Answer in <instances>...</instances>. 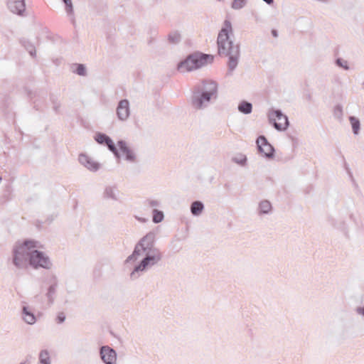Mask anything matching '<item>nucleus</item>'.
<instances>
[{"label":"nucleus","instance_id":"c756f323","mask_svg":"<svg viewBox=\"0 0 364 364\" xmlns=\"http://www.w3.org/2000/svg\"><path fill=\"white\" fill-rule=\"evenodd\" d=\"M63 1L67 6V9H66L67 11L70 14L72 13L73 12V5H72L71 0H63Z\"/></svg>","mask_w":364,"mask_h":364},{"label":"nucleus","instance_id":"6e6552de","mask_svg":"<svg viewBox=\"0 0 364 364\" xmlns=\"http://www.w3.org/2000/svg\"><path fill=\"white\" fill-rule=\"evenodd\" d=\"M43 282L48 285L45 296L47 299L48 304L51 306L55 301L58 287V279L55 274L53 272L47 273L45 274Z\"/></svg>","mask_w":364,"mask_h":364},{"label":"nucleus","instance_id":"f8f14e48","mask_svg":"<svg viewBox=\"0 0 364 364\" xmlns=\"http://www.w3.org/2000/svg\"><path fill=\"white\" fill-rule=\"evenodd\" d=\"M117 114L119 119L125 120L129 116V102L127 100H122L119 102L117 108Z\"/></svg>","mask_w":364,"mask_h":364},{"label":"nucleus","instance_id":"9b49d317","mask_svg":"<svg viewBox=\"0 0 364 364\" xmlns=\"http://www.w3.org/2000/svg\"><path fill=\"white\" fill-rule=\"evenodd\" d=\"M257 144L260 152L266 156H271L273 154L274 149L264 136H259L257 140Z\"/></svg>","mask_w":364,"mask_h":364},{"label":"nucleus","instance_id":"b1692460","mask_svg":"<svg viewBox=\"0 0 364 364\" xmlns=\"http://www.w3.org/2000/svg\"><path fill=\"white\" fill-rule=\"evenodd\" d=\"M109 266L108 264H102V266H96L93 270V277L97 280L102 277V269L104 266Z\"/></svg>","mask_w":364,"mask_h":364},{"label":"nucleus","instance_id":"1a4fd4ad","mask_svg":"<svg viewBox=\"0 0 364 364\" xmlns=\"http://www.w3.org/2000/svg\"><path fill=\"white\" fill-rule=\"evenodd\" d=\"M268 117L270 123L273 124L274 127L279 131L285 130L289 125L287 116L279 110L270 111Z\"/></svg>","mask_w":364,"mask_h":364},{"label":"nucleus","instance_id":"423d86ee","mask_svg":"<svg viewBox=\"0 0 364 364\" xmlns=\"http://www.w3.org/2000/svg\"><path fill=\"white\" fill-rule=\"evenodd\" d=\"M26 248L16 243L12 251V263L18 269H26L29 265L30 254Z\"/></svg>","mask_w":364,"mask_h":364},{"label":"nucleus","instance_id":"aec40b11","mask_svg":"<svg viewBox=\"0 0 364 364\" xmlns=\"http://www.w3.org/2000/svg\"><path fill=\"white\" fill-rule=\"evenodd\" d=\"M252 104L246 102H242L238 106V109L245 114H250L252 112Z\"/></svg>","mask_w":364,"mask_h":364},{"label":"nucleus","instance_id":"f03ea898","mask_svg":"<svg viewBox=\"0 0 364 364\" xmlns=\"http://www.w3.org/2000/svg\"><path fill=\"white\" fill-rule=\"evenodd\" d=\"M213 55L196 53L188 57L178 65V70L181 73L191 71L199 68L213 61Z\"/></svg>","mask_w":364,"mask_h":364},{"label":"nucleus","instance_id":"a211bd4d","mask_svg":"<svg viewBox=\"0 0 364 364\" xmlns=\"http://www.w3.org/2000/svg\"><path fill=\"white\" fill-rule=\"evenodd\" d=\"M38 364H51L49 351L47 349L41 350L38 355Z\"/></svg>","mask_w":364,"mask_h":364},{"label":"nucleus","instance_id":"cd10ccee","mask_svg":"<svg viewBox=\"0 0 364 364\" xmlns=\"http://www.w3.org/2000/svg\"><path fill=\"white\" fill-rule=\"evenodd\" d=\"M65 318L66 316L64 312H58L55 318V321L57 323L61 324L65 321Z\"/></svg>","mask_w":364,"mask_h":364},{"label":"nucleus","instance_id":"dca6fc26","mask_svg":"<svg viewBox=\"0 0 364 364\" xmlns=\"http://www.w3.org/2000/svg\"><path fill=\"white\" fill-rule=\"evenodd\" d=\"M9 6L12 12L18 14L25 10V4L23 0H9Z\"/></svg>","mask_w":364,"mask_h":364},{"label":"nucleus","instance_id":"5701e85b","mask_svg":"<svg viewBox=\"0 0 364 364\" xmlns=\"http://www.w3.org/2000/svg\"><path fill=\"white\" fill-rule=\"evenodd\" d=\"M354 134H357L360 129V122L355 117L349 118Z\"/></svg>","mask_w":364,"mask_h":364},{"label":"nucleus","instance_id":"c9c22d12","mask_svg":"<svg viewBox=\"0 0 364 364\" xmlns=\"http://www.w3.org/2000/svg\"><path fill=\"white\" fill-rule=\"evenodd\" d=\"M338 111H339V112H340V113H341V112H342V109H341V107H338Z\"/></svg>","mask_w":364,"mask_h":364},{"label":"nucleus","instance_id":"2f4dec72","mask_svg":"<svg viewBox=\"0 0 364 364\" xmlns=\"http://www.w3.org/2000/svg\"><path fill=\"white\" fill-rule=\"evenodd\" d=\"M337 64L339 66H341V67H342V68H343L345 69H348V67L347 65V62L343 60H342V59H338L337 60Z\"/></svg>","mask_w":364,"mask_h":364},{"label":"nucleus","instance_id":"2eb2a0df","mask_svg":"<svg viewBox=\"0 0 364 364\" xmlns=\"http://www.w3.org/2000/svg\"><path fill=\"white\" fill-rule=\"evenodd\" d=\"M79 161L86 168L91 171H96L99 168V164L89 158L87 155L81 154L79 156Z\"/></svg>","mask_w":364,"mask_h":364},{"label":"nucleus","instance_id":"412c9836","mask_svg":"<svg viewBox=\"0 0 364 364\" xmlns=\"http://www.w3.org/2000/svg\"><path fill=\"white\" fill-rule=\"evenodd\" d=\"M188 235V229H178L177 233L175 235V238L177 241L185 240Z\"/></svg>","mask_w":364,"mask_h":364},{"label":"nucleus","instance_id":"a878e982","mask_svg":"<svg viewBox=\"0 0 364 364\" xmlns=\"http://www.w3.org/2000/svg\"><path fill=\"white\" fill-rule=\"evenodd\" d=\"M164 219V214L162 212L154 210L153 213V220L154 223H160Z\"/></svg>","mask_w":364,"mask_h":364},{"label":"nucleus","instance_id":"6ab92c4d","mask_svg":"<svg viewBox=\"0 0 364 364\" xmlns=\"http://www.w3.org/2000/svg\"><path fill=\"white\" fill-rule=\"evenodd\" d=\"M191 213L195 215H200L203 210V205L200 201H195L191 207Z\"/></svg>","mask_w":364,"mask_h":364},{"label":"nucleus","instance_id":"7c9ffc66","mask_svg":"<svg viewBox=\"0 0 364 364\" xmlns=\"http://www.w3.org/2000/svg\"><path fill=\"white\" fill-rule=\"evenodd\" d=\"M77 73L80 75H84L85 74V68L82 65H78L77 68Z\"/></svg>","mask_w":364,"mask_h":364},{"label":"nucleus","instance_id":"4be33fe9","mask_svg":"<svg viewBox=\"0 0 364 364\" xmlns=\"http://www.w3.org/2000/svg\"><path fill=\"white\" fill-rule=\"evenodd\" d=\"M272 209L270 203L267 200L262 201L259 204V211L262 213H267Z\"/></svg>","mask_w":364,"mask_h":364},{"label":"nucleus","instance_id":"f704fd0d","mask_svg":"<svg viewBox=\"0 0 364 364\" xmlns=\"http://www.w3.org/2000/svg\"><path fill=\"white\" fill-rule=\"evenodd\" d=\"M272 35H273L274 37H277V31H276L275 30H273V31H272Z\"/></svg>","mask_w":364,"mask_h":364},{"label":"nucleus","instance_id":"f257e3e1","mask_svg":"<svg viewBox=\"0 0 364 364\" xmlns=\"http://www.w3.org/2000/svg\"><path fill=\"white\" fill-rule=\"evenodd\" d=\"M155 235L154 231L147 233L137 242L132 254L126 259L125 263H129L136 261L140 256H144L131 272L132 279H136L139 277V272L147 270L161 259L162 255L160 250L154 247Z\"/></svg>","mask_w":364,"mask_h":364},{"label":"nucleus","instance_id":"473e14b6","mask_svg":"<svg viewBox=\"0 0 364 364\" xmlns=\"http://www.w3.org/2000/svg\"><path fill=\"white\" fill-rule=\"evenodd\" d=\"M356 312L364 316V306H358L355 309Z\"/></svg>","mask_w":364,"mask_h":364},{"label":"nucleus","instance_id":"f3484780","mask_svg":"<svg viewBox=\"0 0 364 364\" xmlns=\"http://www.w3.org/2000/svg\"><path fill=\"white\" fill-rule=\"evenodd\" d=\"M224 56H229L228 65L231 69H234L237 65V58L239 56L238 46H235L230 50V53Z\"/></svg>","mask_w":364,"mask_h":364},{"label":"nucleus","instance_id":"393cba45","mask_svg":"<svg viewBox=\"0 0 364 364\" xmlns=\"http://www.w3.org/2000/svg\"><path fill=\"white\" fill-rule=\"evenodd\" d=\"M181 39V35L178 32H173L168 36V41L173 43H177Z\"/></svg>","mask_w":364,"mask_h":364},{"label":"nucleus","instance_id":"39448f33","mask_svg":"<svg viewBox=\"0 0 364 364\" xmlns=\"http://www.w3.org/2000/svg\"><path fill=\"white\" fill-rule=\"evenodd\" d=\"M29 258V266L33 269H43L49 270L53 266L50 257L40 250L31 251Z\"/></svg>","mask_w":364,"mask_h":364},{"label":"nucleus","instance_id":"4468645a","mask_svg":"<svg viewBox=\"0 0 364 364\" xmlns=\"http://www.w3.org/2000/svg\"><path fill=\"white\" fill-rule=\"evenodd\" d=\"M21 313L22 318L26 323L32 325L36 322L35 314L29 309L28 306H23Z\"/></svg>","mask_w":364,"mask_h":364},{"label":"nucleus","instance_id":"bb28decb","mask_svg":"<svg viewBox=\"0 0 364 364\" xmlns=\"http://www.w3.org/2000/svg\"><path fill=\"white\" fill-rule=\"evenodd\" d=\"M177 242L178 241L175 239L170 244V247L174 253L178 252L182 248V246Z\"/></svg>","mask_w":364,"mask_h":364},{"label":"nucleus","instance_id":"72a5a7b5","mask_svg":"<svg viewBox=\"0 0 364 364\" xmlns=\"http://www.w3.org/2000/svg\"><path fill=\"white\" fill-rule=\"evenodd\" d=\"M19 364H30V362L27 360L21 362Z\"/></svg>","mask_w":364,"mask_h":364},{"label":"nucleus","instance_id":"9d476101","mask_svg":"<svg viewBox=\"0 0 364 364\" xmlns=\"http://www.w3.org/2000/svg\"><path fill=\"white\" fill-rule=\"evenodd\" d=\"M99 353L104 364H117V353L113 348L107 345L102 346L100 347Z\"/></svg>","mask_w":364,"mask_h":364},{"label":"nucleus","instance_id":"0eeeda50","mask_svg":"<svg viewBox=\"0 0 364 364\" xmlns=\"http://www.w3.org/2000/svg\"><path fill=\"white\" fill-rule=\"evenodd\" d=\"M199 90L201 92L200 96L197 97L193 102L194 105L198 108L200 107L204 102L210 100L217 91V85L213 81H206L203 83Z\"/></svg>","mask_w":364,"mask_h":364},{"label":"nucleus","instance_id":"7ed1b4c3","mask_svg":"<svg viewBox=\"0 0 364 364\" xmlns=\"http://www.w3.org/2000/svg\"><path fill=\"white\" fill-rule=\"evenodd\" d=\"M96 140L100 144L105 143L108 146L109 149L113 151L118 157L123 156L127 160L130 161H134L135 160L134 154L132 150L129 149V148L124 142L119 141L118 143V151H116L113 141L107 136L101 134H97L96 136Z\"/></svg>","mask_w":364,"mask_h":364},{"label":"nucleus","instance_id":"ddd939ff","mask_svg":"<svg viewBox=\"0 0 364 364\" xmlns=\"http://www.w3.org/2000/svg\"><path fill=\"white\" fill-rule=\"evenodd\" d=\"M22 247L26 248L28 252H31L34 250L44 249V245L39 241L33 239H26L21 243H19Z\"/></svg>","mask_w":364,"mask_h":364},{"label":"nucleus","instance_id":"c85d7f7f","mask_svg":"<svg viewBox=\"0 0 364 364\" xmlns=\"http://www.w3.org/2000/svg\"><path fill=\"white\" fill-rule=\"evenodd\" d=\"M245 4V0H234L232 4V8L238 9L242 8Z\"/></svg>","mask_w":364,"mask_h":364},{"label":"nucleus","instance_id":"20e7f679","mask_svg":"<svg viewBox=\"0 0 364 364\" xmlns=\"http://www.w3.org/2000/svg\"><path fill=\"white\" fill-rule=\"evenodd\" d=\"M232 33V26L228 21H225L218 36V53L227 55L235 46L230 39V34Z\"/></svg>","mask_w":364,"mask_h":364}]
</instances>
